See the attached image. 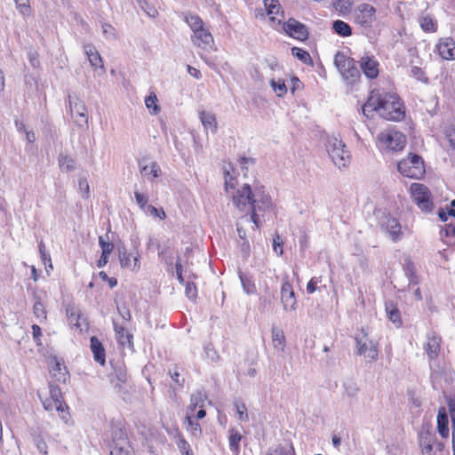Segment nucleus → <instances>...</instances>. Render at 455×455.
Instances as JSON below:
<instances>
[{
    "instance_id": "nucleus-1",
    "label": "nucleus",
    "mask_w": 455,
    "mask_h": 455,
    "mask_svg": "<svg viewBox=\"0 0 455 455\" xmlns=\"http://www.w3.org/2000/svg\"><path fill=\"white\" fill-rule=\"evenodd\" d=\"M232 203L240 212L251 211L250 220L255 228L260 226L258 212H269L273 208L270 196L263 185L254 182L251 186L243 184L232 192Z\"/></svg>"
},
{
    "instance_id": "nucleus-2",
    "label": "nucleus",
    "mask_w": 455,
    "mask_h": 455,
    "mask_svg": "<svg viewBox=\"0 0 455 455\" xmlns=\"http://www.w3.org/2000/svg\"><path fill=\"white\" fill-rule=\"evenodd\" d=\"M363 115L373 118L374 114L389 121H400L404 117V108L400 98L392 92L372 90L367 101L362 106Z\"/></svg>"
},
{
    "instance_id": "nucleus-3",
    "label": "nucleus",
    "mask_w": 455,
    "mask_h": 455,
    "mask_svg": "<svg viewBox=\"0 0 455 455\" xmlns=\"http://www.w3.org/2000/svg\"><path fill=\"white\" fill-rule=\"evenodd\" d=\"M185 21L192 31V43L203 50L212 49L214 45L213 36L203 20L198 15L188 14Z\"/></svg>"
},
{
    "instance_id": "nucleus-4",
    "label": "nucleus",
    "mask_w": 455,
    "mask_h": 455,
    "mask_svg": "<svg viewBox=\"0 0 455 455\" xmlns=\"http://www.w3.org/2000/svg\"><path fill=\"white\" fill-rule=\"evenodd\" d=\"M334 64L347 84H355L359 81L361 74L354 59L338 52L334 56Z\"/></svg>"
},
{
    "instance_id": "nucleus-5",
    "label": "nucleus",
    "mask_w": 455,
    "mask_h": 455,
    "mask_svg": "<svg viewBox=\"0 0 455 455\" xmlns=\"http://www.w3.org/2000/svg\"><path fill=\"white\" fill-rule=\"evenodd\" d=\"M397 169L403 176L415 180L421 179L426 172L422 157L412 153L398 163Z\"/></svg>"
},
{
    "instance_id": "nucleus-6",
    "label": "nucleus",
    "mask_w": 455,
    "mask_h": 455,
    "mask_svg": "<svg viewBox=\"0 0 455 455\" xmlns=\"http://www.w3.org/2000/svg\"><path fill=\"white\" fill-rule=\"evenodd\" d=\"M326 151L333 164L338 168L346 167L350 163L349 152L344 142L336 136L329 137L326 142Z\"/></svg>"
},
{
    "instance_id": "nucleus-7",
    "label": "nucleus",
    "mask_w": 455,
    "mask_h": 455,
    "mask_svg": "<svg viewBox=\"0 0 455 455\" xmlns=\"http://www.w3.org/2000/svg\"><path fill=\"white\" fill-rule=\"evenodd\" d=\"M419 443L422 455H435L443 450V443L437 442L435 433L430 427H423L419 432Z\"/></svg>"
},
{
    "instance_id": "nucleus-8",
    "label": "nucleus",
    "mask_w": 455,
    "mask_h": 455,
    "mask_svg": "<svg viewBox=\"0 0 455 455\" xmlns=\"http://www.w3.org/2000/svg\"><path fill=\"white\" fill-rule=\"evenodd\" d=\"M355 340L357 355H363L370 361H375L378 358V344L368 337V332L364 328L361 329Z\"/></svg>"
},
{
    "instance_id": "nucleus-9",
    "label": "nucleus",
    "mask_w": 455,
    "mask_h": 455,
    "mask_svg": "<svg viewBox=\"0 0 455 455\" xmlns=\"http://www.w3.org/2000/svg\"><path fill=\"white\" fill-rule=\"evenodd\" d=\"M377 140L380 147L393 151L402 150L406 143L404 135L395 130L381 132L378 134Z\"/></svg>"
},
{
    "instance_id": "nucleus-10",
    "label": "nucleus",
    "mask_w": 455,
    "mask_h": 455,
    "mask_svg": "<svg viewBox=\"0 0 455 455\" xmlns=\"http://www.w3.org/2000/svg\"><path fill=\"white\" fill-rule=\"evenodd\" d=\"M403 270L404 275L408 280V285L405 289L401 290V291L405 292L406 296L408 295L412 299L421 300V291L418 287L419 279L415 274L414 264L410 259L406 260Z\"/></svg>"
},
{
    "instance_id": "nucleus-11",
    "label": "nucleus",
    "mask_w": 455,
    "mask_h": 455,
    "mask_svg": "<svg viewBox=\"0 0 455 455\" xmlns=\"http://www.w3.org/2000/svg\"><path fill=\"white\" fill-rule=\"evenodd\" d=\"M411 196L414 203L422 211L430 212L432 210L433 203L430 198V191L421 183H413L410 188Z\"/></svg>"
},
{
    "instance_id": "nucleus-12",
    "label": "nucleus",
    "mask_w": 455,
    "mask_h": 455,
    "mask_svg": "<svg viewBox=\"0 0 455 455\" xmlns=\"http://www.w3.org/2000/svg\"><path fill=\"white\" fill-rule=\"evenodd\" d=\"M283 30L289 36L299 41H305L308 38V30L306 25L298 21L293 18H290L287 21L281 22L277 30Z\"/></svg>"
},
{
    "instance_id": "nucleus-13",
    "label": "nucleus",
    "mask_w": 455,
    "mask_h": 455,
    "mask_svg": "<svg viewBox=\"0 0 455 455\" xmlns=\"http://www.w3.org/2000/svg\"><path fill=\"white\" fill-rule=\"evenodd\" d=\"M376 9L369 4H361L355 12V20L363 28H371L376 20Z\"/></svg>"
},
{
    "instance_id": "nucleus-14",
    "label": "nucleus",
    "mask_w": 455,
    "mask_h": 455,
    "mask_svg": "<svg viewBox=\"0 0 455 455\" xmlns=\"http://www.w3.org/2000/svg\"><path fill=\"white\" fill-rule=\"evenodd\" d=\"M49 398L52 399L53 403H55V410L58 411L60 419L65 424H68L70 420V415L68 411V406L62 401L60 388L57 385L51 383L49 385Z\"/></svg>"
},
{
    "instance_id": "nucleus-15",
    "label": "nucleus",
    "mask_w": 455,
    "mask_h": 455,
    "mask_svg": "<svg viewBox=\"0 0 455 455\" xmlns=\"http://www.w3.org/2000/svg\"><path fill=\"white\" fill-rule=\"evenodd\" d=\"M68 104L72 116L79 126L86 125L88 123L87 109L84 103L78 98L68 96Z\"/></svg>"
},
{
    "instance_id": "nucleus-16",
    "label": "nucleus",
    "mask_w": 455,
    "mask_h": 455,
    "mask_svg": "<svg viewBox=\"0 0 455 455\" xmlns=\"http://www.w3.org/2000/svg\"><path fill=\"white\" fill-rule=\"evenodd\" d=\"M281 303L286 312L295 311L297 308V299L291 283L285 279L281 286Z\"/></svg>"
},
{
    "instance_id": "nucleus-17",
    "label": "nucleus",
    "mask_w": 455,
    "mask_h": 455,
    "mask_svg": "<svg viewBox=\"0 0 455 455\" xmlns=\"http://www.w3.org/2000/svg\"><path fill=\"white\" fill-rule=\"evenodd\" d=\"M263 4L272 27L275 29H278V26H281V22L284 19L283 12L281 11L278 0H263Z\"/></svg>"
},
{
    "instance_id": "nucleus-18",
    "label": "nucleus",
    "mask_w": 455,
    "mask_h": 455,
    "mask_svg": "<svg viewBox=\"0 0 455 455\" xmlns=\"http://www.w3.org/2000/svg\"><path fill=\"white\" fill-rule=\"evenodd\" d=\"M363 74L369 79H374L379 73V63L374 56L365 53L359 60Z\"/></svg>"
},
{
    "instance_id": "nucleus-19",
    "label": "nucleus",
    "mask_w": 455,
    "mask_h": 455,
    "mask_svg": "<svg viewBox=\"0 0 455 455\" xmlns=\"http://www.w3.org/2000/svg\"><path fill=\"white\" fill-rule=\"evenodd\" d=\"M118 257L120 265L123 268H128L133 272H138L140 268V255L138 253H128L125 247L118 248Z\"/></svg>"
},
{
    "instance_id": "nucleus-20",
    "label": "nucleus",
    "mask_w": 455,
    "mask_h": 455,
    "mask_svg": "<svg viewBox=\"0 0 455 455\" xmlns=\"http://www.w3.org/2000/svg\"><path fill=\"white\" fill-rule=\"evenodd\" d=\"M441 337L435 331L427 332V342L424 344V350L430 361L438 357L441 350Z\"/></svg>"
},
{
    "instance_id": "nucleus-21",
    "label": "nucleus",
    "mask_w": 455,
    "mask_h": 455,
    "mask_svg": "<svg viewBox=\"0 0 455 455\" xmlns=\"http://www.w3.org/2000/svg\"><path fill=\"white\" fill-rule=\"evenodd\" d=\"M381 227L387 230L389 234L390 238L393 241H398L403 236V232L401 230V225L398 223L397 220L389 216L384 215L379 221Z\"/></svg>"
},
{
    "instance_id": "nucleus-22",
    "label": "nucleus",
    "mask_w": 455,
    "mask_h": 455,
    "mask_svg": "<svg viewBox=\"0 0 455 455\" xmlns=\"http://www.w3.org/2000/svg\"><path fill=\"white\" fill-rule=\"evenodd\" d=\"M436 49L442 59L446 60H455V41L452 38L445 37L440 39Z\"/></svg>"
},
{
    "instance_id": "nucleus-23",
    "label": "nucleus",
    "mask_w": 455,
    "mask_h": 455,
    "mask_svg": "<svg viewBox=\"0 0 455 455\" xmlns=\"http://www.w3.org/2000/svg\"><path fill=\"white\" fill-rule=\"evenodd\" d=\"M139 166L141 175L149 181H153L154 179L158 178L162 174L161 168L156 162L141 160L139 163Z\"/></svg>"
},
{
    "instance_id": "nucleus-24",
    "label": "nucleus",
    "mask_w": 455,
    "mask_h": 455,
    "mask_svg": "<svg viewBox=\"0 0 455 455\" xmlns=\"http://www.w3.org/2000/svg\"><path fill=\"white\" fill-rule=\"evenodd\" d=\"M84 49L91 66L95 69H100L101 73H105L106 70L103 65L102 58L95 46L92 44H84Z\"/></svg>"
},
{
    "instance_id": "nucleus-25",
    "label": "nucleus",
    "mask_w": 455,
    "mask_h": 455,
    "mask_svg": "<svg viewBox=\"0 0 455 455\" xmlns=\"http://www.w3.org/2000/svg\"><path fill=\"white\" fill-rule=\"evenodd\" d=\"M449 418L448 411L445 407L442 406L437 413V431L442 438H448L449 436Z\"/></svg>"
},
{
    "instance_id": "nucleus-26",
    "label": "nucleus",
    "mask_w": 455,
    "mask_h": 455,
    "mask_svg": "<svg viewBox=\"0 0 455 455\" xmlns=\"http://www.w3.org/2000/svg\"><path fill=\"white\" fill-rule=\"evenodd\" d=\"M385 310L387 317L396 328H400L403 325L400 311L393 301L388 300L385 303Z\"/></svg>"
},
{
    "instance_id": "nucleus-27",
    "label": "nucleus",
    "mask_w": 455,
    "mask_h": 455,
    "mask_svg": "<svg viewBox=\"0 0 455 455\" xmlns=\"http://www.w3.org/2000/svg\"><path fill=\"white\" fill-rule=\"evenodd\" d=\"M90 347L93 354V359L100 365H104L106 362L105 349L101 342L95 336L91 338Z\"/></svg>"
},
{
    "instance_id": "nucleus-28",
    "label": "nucleus",
    "mask_w": 455,
    "mask_h": 455,
    "mask_svg": "<svg viewBox=\"0 0 455 455\" xmlns=\"http://www.w3.org/2000/svg\"><path fill=\"white\" fill-rule=\"evenodd\" d=\"M67 316L68 323L72 328L78 329L80 331H82L84 328H87L85 319L82 318L75 308H68Z\"/></svg>"
},
{
    "instance_id": "nucleus-29",
    "label": "nucleus",
    "mask_w": 455,
    "mask_h": 455,
    "mask_svg": "<svg viewBox=\"0 0 455 455\" xmlns=\"http://www.w3.org/2000/svg\"><path fill=\"white\" fill-rule=\"evenodd\" d=\"M50 372L58 382L65 383L68 379V373L66 366L62 365L59 361L54 360Z\"/></svg>"
},
{
    "instance_id": "nucleus-30",
    "label": "nucleus",
    "mask_w": 455,
    "mask_h": 455,
    "mask_svg": "<svg viewBox=\"0 0 455 455\" xmlns=\"http://www.w3.org/2000/svg\"><path fill=\"white\" fill-rule=\"evenodd\" d=\"M206 399V394L204 390H196L195 393H193L190 396V403L188 407L187 412H189L190 414H193L195 410L199 407H204V400Z\"/></svg>"
},
{
    "instance_id": "nucleus-31",
    "label": "nucleus",
    "mask_w": 455,
    "mask_h": 455,
    "mask_svg": "<svg viewBox=\"0 0 455 455\" xmlns=\"http://www.w3.org/2000/svg\"><path fill=\"white\" fill-rule=\"evenodd\" d=\"M111 433L114 446H120L129 444L126 437V434L124 431L121 424H112Z\"/></svg>"
},
{
    "instance_id": "nucleus-32",
    "label": "nucleus",
    "mask_w": 455,
    "mask_h": 455,
    "mask_svg": "<svg viewBox=\"0 0 455 455\" xmlns=\"http://www.w3.org/2000/svg\"><path fill=\"white\" fill-rule=\"evenodd\" d=\"M114 330L116 332V338L120 345L124 347L132 344V335L129 333L124 326L114 323Z\"/></svg>"
},
{
    "instance_id": "nucleus-33",
    "label": "nucleus",
    "mask_w": 455,
    "mask_h": 455,
    "mask_svg": "<svg viewBox=\"0 0 455 455\" xmlns=\"http://www.w3.org/2000/svg\"><path fill=\"white\" fill-rule=\"evenodd\" d=\"M199 118L206 131L210 130L212 132H215L217 131V120L214 114L207 111H201L199 113Z\"/></svg>"
},
{
    "instance_id": "nucleus-34",
    "label": "nucleus",
    "mask_w": 455,
    "mask_h": 455,
    "mask_svg": "<svg viewBox=\"0 0 455 455\" xmlns=\"http://www.w3.org/2000/svg\"><path fill=\"white\" fill-rule=\"evenodd\" d=\"M185 420L187 422L186 429L196 438H199L202 435V428L197 420L194 419V415L187 412Z\"/></svg>"
},
{
    "instance_id": "nucleus-35",
    "label": "nucleus",
    "mask_w": 455,
    "mask_h": 455,
    "mask_svg": "<svg viewBox=\"0 0 455 455\" xmlns=\"http://www.w3.org/2000/svg\"><path fill=\"white\" fill-rule=\"evenodd\" d=\"M58 164L61 172H70L76 168L75 159L63 153L60 154Z\"/></svg>"
},
{
    "instance_id": "nucleus-36",
    "label": "nucleus",
    "mask_w": 455,
    "mask_h": 455,
    "mask_svg": "<svg viewBox=\"0 0 455 455\" xmlns=\"http://www.w3.org/2000/svg\"><path fill=\"white\" fill-rule=\"evenodd\" d=\"M332 29L337 35L343 37H347L352 35V28L349 24L341 20H336L333 21Z\"/></svg>"
},
{
    "instance_id": "nucleus-37",
    "label": "nucleus",
    "mask_w": 455,
    "mask_h": 455,
    "mask_svg": "<svg viewBox=\"0 0 455 455\" xmlns=\"http://www.w3.org/2000/svg\"><path fill=\"white\" fill-rule=\"evenodd\" d=\"M242 440L241 434L235 429L232 428L229 430L228 443L230 450L239 455L240 453V442Z\"/></svg>"
},
{
    "instance_id": "nucleus-38",
    "label": "nucleus",
    "mask_w": 455,
    "mask_h": 455,
    "mask_svg": "<svg viewBox=\"0 0 455 455\" xmlns=\"http://www.w3.org/2000/svg\"><path fill=\"white\" fill-rule=\"evenodd\" d=\"M239 278L243 290L246 294L250 295L256 293V286L251 276L240 272Z\"/></svg>"
},
{
    "instance_id": "nucleus-39",
    "label": "nucleus",
    "mask_w": 455,
    "mask_h": 455,
    "mask_svg": "<svg viewBox=\"0 0 455 455\" xmlns=\"http://www.w3.org/2000/svg\"><path fill=\"white\" fill-rule=\"evenodd\" d=\"M139 7L149 18H156L158 15V11L151 0H136Z\"/></svg>"
},
{
    "instance_id": "nucleus-40",
    "label": "nucleus",
    "mask_w": 455,
    "mask_h": 455,
    "mask_svg": "<svg viewBox=\"0 0 455 455\" xmlns=\"http://www.w3.org/2000/svg\"><path fill=\"white\" fill-rule=\"evenodd\" d=\"M272 341L274 347L283 351L285 347V338L283 331L278 328L272 329Z\"/></svg>"
},
{
    "instance_id": "nucleus-41",
    "label": "nucleus",
    "mask_w": 455,
    "mask_h": 455,
    "mask_svg": "<svg viewBox=\"0 0 455 455\" xmlns=\"http://www.w3.org/2000/svg\"><path fill=\"white\" fill-rule=\"evenodd\" d=\"M126 371L121 366L115 368L114 373L111 375V382L114 384L116 388L120 389L121 384L126 381Z\"/></svg>"
},
{
    "instance_id": "nucleus-42",
    "label": "nucleus",
    "mask_w": 455,
    "mask_h": 455,
    "mask_svg": "<svg viewBox=\"0 0 455 455\" xmlns=\"http://www.w3.org/2000/svg\"><path fill=\"white\" fill-rule=\"evenodd\" d=\"M419 24L421 28L426 32H435L436 30V23L429 15L421 17L419 20Z\"/></svg>"
},
{
    "instance_id": "nucleus-43",
    "label": "nucleus",
    "mask_w": 455,
    "mask_h": 455,
    "mask_svg": "<svg viewBox=\"0 0 455 455\" xmlns=\"http://www.w3.org/2000/svg\"><path fill=\"white\" fill-rule=\"evenodd\" d=\"M267 455H296L294 448L291 445L289 447L278 445L275 448L270 449Z\"/></svg>"
},
{
    "instance_id": "nucleus-44",
    "label": "nucleus",
    "mask_w": 455,
    "mask_h": 455,
    "mask_svg": "<svg viewBox=\"0 0 455 455\" xmlns=\"http://www.w3.org/2000/svg\"><path fill=\"white\" fill-rule=\"evenodd\" d=\"M156 102L157 97L155 93H151L145 99V105L153 115H156L160 111V108Z\"/></svg>"
},
{
    "instance_id": "nucleus-45",
    "label": "nucleus",
    "mask_w": 455,
    "mask_h": 455,
    "mask_svg": "<svg viewBox=\"0 0 455 455\" xmlns=\"http://www.w3.org/2000/svg\"><path fill=\"white\" fill-rule=\"evenodd\" d=\"M344 395L354 398L357 395L359 388L353 381L347 380L343 382Z\"/></svg>"
},
{
    "instance_id": "nucleus-46",
    "label": "nucleus",
    "mask_w": 455,
    "mask_h": 455,
    "mask_svg": "<svg viewBox=\"0 0 455 455\" xmlns=\"http://www.w3.org/2000/svg\"><path fill=\"white\" fill-rule=\"evenodd\" d=\"M270 85H271L273 91L275 92V94L278 97H282L284 94H286V92H287L286 84L283 80L279 79V80L275 81V80L272 79L270 81Z\"/></svg>"
},
{
    "instance_id": "nucleus-47",
    "label": "nucleus",
    "mask_w": 455,
    "mask_h": 455,
    "mask_svg": "<svg viewBox=\"0 0 455 455\" xmlns=\"http://www.w3.org/2000/svg\"><path fill=\"white\" fill-rule=\"evenodd\" d=\"M291 54L305 64L311 62L310 54L301 48L292 47Z\"/></svg>"
},
{
    "instance_id": "nucleus-48",
    "label": "nucleus",
    "mask_w": 455,
    "mask_h": 455,
    "mask_svg": "<svg viewBox=\"0 0 455 455\" xmlns=\"http://www.w3.org/2000/svg\"><path fill=\"white\" fill-rule=\"evenodd\" d=\"M176 444L182 455H194L189 443L180 435H178Z\"/></svg>"
},
{
    "instance_id": "nucleus-49",
    "label": "nucleus",
    "mask_w": 455,
    "mask_h": 455,
    "mask_svg": "<svg viewBox=\"0 0 455 455\" xmlns=\"http://www.w3.org/2000/svg\"><path fill=\"white\" fill-rule=\"evenodd\" d=\"M102 34L107 40H115L117 38L116 31L115 28L108 24L103 23L101 25Z\"/></svg>"
},
{
    "instance_id": "nucleus-50",
    "label": "nucleus",
    "mask_w": 455,
    "mask_h": 455,
    "mask_svg": "<svg viewBox=\"0 0 455 455\" xmlns=\"http://www.w3.org/2000/svg\"><path fill=\"white\" fill-rule=\"evenodd\" d=\"M234 405L235 407L236 413L238 414L239 420L244 421V422L248 421L249 415H248L247 408H246L245 404L236 401V402H235Z\"/></svg>"
},
{
    "instance_id": "nucleus-51",
    "label": "nucleus",
    "mask_w": 455,
    "mask_h": 455,
    "mask_svg": "<svg viewBox=\"0 0 455 455\" xmlns=\"http://www.w3.org/2000/svg\"><path fill=\"white\" fill-rule=\"evenodd\" d=\"M16 4L17 9L22 15H28L31 12L29 0H13Z\"/></svg>"
},
{
    "instance_id": "nucleus-52",
    "label": "nucleus",
    "mask_w": 455,
    "mask_h": 455,
    "mask_svg": "<svg viewBox=\"0 0 455 455\" xmlns=\"http://www.w3.org/2000/svg\"><path fill=\"white\" fill-rule=\"evenodd\" d=\"M132 447L130 444L114 446L110 451V455H131Z\"/></svg>"
},
{
    "instance_id": "nucleus-53",
    "label": "nucleus",
    "mask_w": 455,
    "mask_h": 455,
    "mask_svg": "<svg viewBox=\"0 0 455 455\" xmlns=\"http://www.w3.org/2000/svg\"><path fill=\"white\" fill-rule=\"evenodd\" d=\"M33 313L36 315V317L37 319H39L40 321L46 319L44 307L43 303L40 301L35 302L34 307H33Z\"/></svg>"
},
{
    "instance_id": "nucleus-54",
    "label": "nucleus",
    "mask_w": 455,
    "mask_h": 455,
    "mask_svg": "<svg viewBox=\"0 0 455 455\" xmlns=\"http://www.w3.org/2000/svg\"><path fill=\"white\" fill-rule=\"evenodd\" d=\"M410 74L412 77L420 82H427V77H426L424 71L419 67L412 66L410 69Z\"/></svg>"
},
{
    "instance_id": "nucleus-55",
    "label": "nucleus",
    "mask_w": 455,
    "mask_h": 455,
    "mask_svg": "<svg viewBox=\"0 0 455 455\" xmlns=\"http://www.w3.org/2000/svg\"><path fill=\"white\" fill-rule=\"evenodd\" d=\"M144 212L146 214H148V215H151L154 217H157L160 220H164L166 217L165 212L162 208L157 209L156 207L150 205V204L146 208Z\"/></svg>"
},
{
    "instance_id": "nucleus-56",
    "label": "nucleus",
    "mask_w": 455,
    "mask_h": 455,
    "mask_svg": "<svg viewBox=\"0 0 455 455\" xmlns=\"http://www.w3.org/2000/svg\"><path fill=\"white\" fill-rule=\"evenodd\" d=\"M99 244L102 250V255L109 256L113 251V243L106 241L102 236L99 237Z\"/></svg>"
},
{
    "instance_id": "nucleus-57",
    "label": "nucleus",
    "mask_w": 455,
    "mask_h": 455,
    "mask_svg": "<svg viewBox=\"0 0 455 455\" xmlns=\"http://www.w3.org/2000/svg\"><path fill=\"white\" fill-rule=\"evenodd\" d=\"M134 196L137 204L144 212L146 208L149 205L148 204V197L146 195L140 193L139 191L134 192Z\"/></svg>"
},
{
    "instance_id": "nucleus-58",
    "label": "nucleus",
    "mask_w": 455,
    "mask_h": 455,
    "mask_svg": "<svg viewBox=\"0 0 455 455\" xmlns=\"http://www.w3.org/2000/svg\"><path fill=\"white\" fill-rule=\"evenodd\" d=\"M204 350L206 357L209 358L212 362H216L219 360L218 352L212 344L205 345Z\"/></svg>"
},
{
    "instance_id": "nucleus-59",
    "label": "nucleus",
    "mask_w": 455,
    "mask_h": 455,
    "mask_svg": "<svg viewBox=\"0 0 455 455\" xmlns=\"http://www.w3.org/2000/svg\"><path fill=\"white\" fill-rule=\"evenodd\" d=\"M79 191L83 197L87 198L90 195V186L85 178H81L78 180Z\"/></svg>"
},
{
    "instance_id": "nucleus-60",
    "label": "nucleus",
    "mask_w": 455,
    "mask_h": 455,
    "mask_svg": "<svg viewBox=\"0 0 455 455\" xmlns=\"http://www.w3.org/2000/svg\"><path fill=\"white\" fill-rule=\"evenodd\" d=\"M186 295L188 299H194L196 297V287L192 283H188L186 285Z\"/></svg>"
},
{
    "instance_id": "nucleus-61",
    "label": "nucleus",
    "mask_w": 455,
    "mask_h": 455,
    "mask_svg": "<svg viewBox=\"0 0 455 455\" xmlns=\"http://www.w3.org/2000/svg\"><path fill=\"white\" fill-rule=\"evenodd\" d=\"M32 334H33V339H34L35 342L36 343V345L40 346L41 345L40 338L42 336V330L37 324L32 325Z\"/></svg>"
},
{
    "instance_id": "nucleus-62",
    "label": "nucleus",
    "mask_w": 455,
    "mask_h": 455,
    "mask_svg": "<svg viewBox=\"0 0 455 455\" xmlns=\"http://www.w3.org/2000/svg\"><path fill=\"white\" fill-rule=\"evenodd\" d=\"M319 283V277H313L307 284V291L309 294L314 293L316 291V285Z\"/></svg>"
},
{
    "instance_id": "nucleus-63",
    "label": "nucleus",
    "mask_w": 455,
    "mask_h": 455,
    "mask_svg": "<svg viewBox=\"0 0 455 455\" xmlns=\"http://www.w3.org/2000/svg\"><path fill=\"white\" fill-rule=\"evenodd\" d=\"M41 401L45 411H52L55 410V403L52 399L45 398L41 399Z\"/></svg>"
},
{
    "instance_id": "nucleus-64",
    "label": "nucleus",
    "mask_w": 455,
    "mask_h": 455,
    "mask_svg": "<svg viewBox=\"0 0 455 455\" xmlns=\"http://www.w3.org/2000/svg\"><path fill=\"white\" fill-rule=\"evenodd\" d=\"M169 373H170V376H171L172 379L176 384H178L179 386H182L183 385L184 379L180 378V373H179V371H177L176 368L173 371H170Z\"/></svg>"
}]
</instances>
